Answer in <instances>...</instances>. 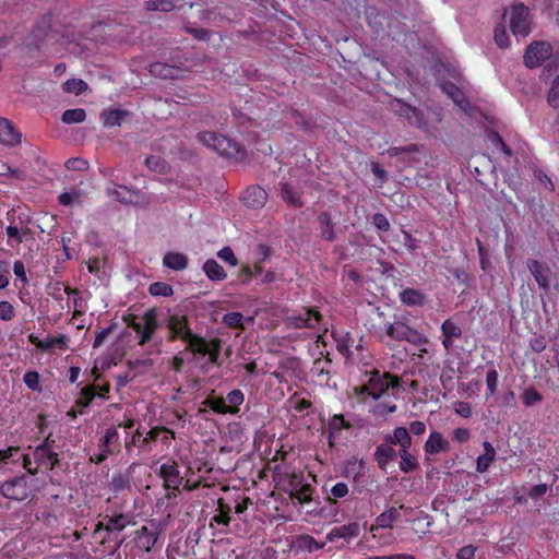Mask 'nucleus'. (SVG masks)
Here are the masks:
<instances>
[{
    "label": "nucleus",
    "instance_id": "20",
    "mask_svg": "<svg viewBox=\"0 0 559 559\" xmlns=\"http://www.w3.org/2000/svg\"><path fill=\"white\" fill-rule=\"evenodd\" d=\"M441 335V344L443 345V348L447 352H450L454 348L455 340L463 335V330L454 320L449 318L442 321Z\"/></svg>",
    "mask_w": 559,
    "mask_h": 559
},
{
    "label": "nucleus",
    "instance_id": "37",
    "mask_svg": "<svg viewBox=\"0 0 559 559\" xmlns=\"http://www.w3.org/2000/svg\"><path fill=\"white\" fill-rule=\"evenodd\" d=\"M281 194L283 201L286 202L288 206H304L301 192L295 190L290 185L282 183Z\"/></svg>",
    "mask_w": 559,
    "mask_h": 559
},
{
    "label": "nucleus",
    "instance_id": "31",
    "mask_svg": "<svg viewBox=\"0 0 559 559\" xmlns=\"http://www.w3.org/2000/svg\"><path fill=\"white\" fill-rule=\"evenodd\" d=\"M485 452L478 455L476 460V472L483 474L488 471L492 462L496 460V449L488 441L483 443Z\"/></svg>",
    "mask_w": 559,
    "mask_h": 559
},
{
    "label": "nucleus",
    "instance_id": "45",
    "mask_svg": "<svg viewBox=\"0 0 559 559\" xmlns=\"http://www.w3.org/2000/svg\"><path fill=\"white\" fill-rule=\"evenodd\" d=\"M521 399H522V403L526 407H532L533 405L539 404L544 400V397L539 393V391L536 388L532 386V385L527 386L523 391V394H522Z\"/></svg>",
    "mask_w": 559,
    "mask_h": 559
},
{
    "label": "nucleus",
    "instance_id": "32",
    "mask_svg": "<svg viewBox=\"0 0 559 559\" xmlns=\"http://www.w3.org/2000/svg\"><path fill=\"white\" fill-rule=\"evenodd\" d=\"M317 221L319 223L320 238L326 241H333L335 239L334 226L330 213L322 212L318 215Z\"/></svg>",
    "mask_w": 559,
    "mask_h": 559
},
{
    "label": "nucleus",
    "instance_id": "27",
    "mask_svg": "<svg viewBox=\"0 0 559 559\" xmlns=\"http://www.w3.org/2000/svg\"><path fill=\"white\" fill-rule=\"evenodd\" d=\"M324 542H318L308 534L297 535L292 542V547L296 552H313L324 548Z\"/></svg>",
    "mask_w": 559,
    "mask_h": 559
},
{
    "label": "nucleus",
    "instance_id": "14",
    "mask_svg": "<svg viewBox=\"0 0 559 559\" xmlns=\"http://www.w3.org/2000/svg\"><path fill=\"white\" fill-rule=\"evenodd\" d=\"M98 521V530H105L112 538L117 537L132 522V516L127 513L100 514Z\"/></svg>",
    "mask_w": 559,
    "mask_h": 559
},
{
    "label": "nucleus",
    "instance_id": "58",
    "mask_svg": "<svg viewBox=\"0 0 559 559\" xmlns=\"http://www.w3.org/2000/svg\"><path fill=\"white\" fill-rule=\"evenodd\" d=\"M493 38L499 48H508L510 39L508 36V32L504 25L499 24L495 27Z\"/></svg>",
    "mask_w": 559,
    "mask_h": 559
},
{
    "label": "nucleus",
    "instance_id": "25",
    "mask_svg": "<svg viewBox=\"0 0 559 559\" xmlns=\"http://www.w3.org/2000/svg\"><path fill=\"white\" fill-rule=\"evenodd\" d=\"M397 456L399 451L394 449L393 444L386 441L385 443L377 445L376 451H373V459H376L377 466L381 471H386L388 465Z\"/></svg>",
    "mask_w": 559,
    "mask_h": 559
},
{
    "label": "nucleus",
    "instance_id": "63",
    "mask_svg": "<svg viewBox=\"0 0 559 559\" xmlns=\"http://www.w3.org/2000/svg\"><path fill=\"white\" fill-rule=\"evenodd\" d=\"M16 316L14 306L9 301H0V319L12 320Z\"/></svg>",
    "mask_w": 559,
    "mask_h": 559
},
{
    "label": "nucleus",
    "instance_id": "49",
    "mask_svg": "<svg viewBox=\"0 0 559 559\" xmlns=\"http://www.w3.org/2000/svg\"><path fill=\"white\" fill-rule=\"evenodd\" d=\"M353 424L345 419L343 415H332L328 425V430L331 432H340L343 429H352Z\"/></svg>",
    "mask_w": 559,
    "mask_h": 559
},
{
    "label": "nucleus",
    "instance_id": "6",
    "mask_svg": "<svg viewBox=\"0 0 559 559\" xmlns=\"http://www.w3.org/2000/svg\"><path fill=\"white\" fill-rule=\"evenodd\" d=\"M98 452L90 455V462L99 465L121 450L120 435L116 427H109L98 441Z\"/></svg>",
    "mask_w": 559,
    "mask_h": 559
},
{
    "label": "nucleus",
    "instance_id": "59",
    "mask_svg": "<svg viewBox=\"0 0 559 559\" xmlns=\"http://www.w3.org/2000/svg\"><path fill=\"white\" fill-rule=\"evenodd\" d=\"M150 293L153 296H171L174 294V288L171 285L163 282H155L153 283L150 288Z\"/></svg>",
    "mask_w": 559,
    "mask_h": 559
},
{
    "label": "nucleus",
    "instance_id": "33",
    "mask_svg": "<svg viewBox=\"0 0 559 559\" xmlns=\"http://www.w3.org/2000/svg\"><path fill=\"white\" fill-rule=\"evenodd\" d=\"M397 456L400 457L399 469L405 474L415 472L420 467L418 459L409 450L399 449Z\"/></svg>",
    "mask_w": 559,
    "mask_h": 559
},
{
    "label": "nucleus",
    "instance_id": "40",
    "mask_svg": "<svg viewBox=\"0 0 559 559\" xmlns=\"http://www.w3.org/2000/svg\"><path fill=\"white\" fill-rule=\"evenodd\" d=\"M400 300L402 304L407 306H421L424 304L425 296L420 290L408 287L400 293Z\"/></svg>",
    "mask_w": 559,
    "mask_h": 559
},
{
    "label": "nucleus",
    "instance_id": "56",
    "mask_svg": "<svg viewBox=\"0 0 559 559\" xmlns=\"http://www.w3.org/2000/svg\"><path fill=\"white\" fill-rule=\"evenodd\" d=\"M489 140L492 146H495L497 150H500L508 158L512 156L511 148L508 146L499 132L492 131L489 135Z\"/></svg>",
    "mask_w": 559,
    "mask_h": 559
},
{
    "label": "nucleus",
    "instance_id": "29",
    "mask_svg": "<svg viewBox=\"0 0 559 559\" xmlns=\"http://www.w3.org/2000/svg\"><path fill=\"white\" fill-rule=\"evenodd\" d=\"M107 194L112 200L123 204H134L138 202L140 192L131 190L127 186H114L107 190Z\"/></svg>",
    "mask_w": 559,
    "mask_h": 559
},
{
    "label": "nucleus",
    "instance_id": "2",
    "mask_svg": "<svg viewBox=\"0 0 559 559\" xmlns=\"http://www.w3.org/2000/svg\"><path fill=\"white\" fill-rule=\"evenodd\" d=\"M176 438V432L164 426L153 427L145 436L140 428H136L131 436L126 437L124 447L128 451L132 448H146L151 442L160 441L163 445L169 447Z\"/></svg>",
    "mask_w": 559,
    "mask_h": 559
},
{
    "label": "nucleus",
    "instance_id": "64",
    "mask_svg": "<svg viewBox=\"0 0 559 559\" xmlns=\"http://www.w3.org/2000/svg\"><path fill=\"white\" fill-rule=\"evenodd\" d=\"M548 103L552 107H559V75L555 79L552 84H550Z\"/></svg>",
    "mask_w": 559,
    "mask_h": 559
},
{
    "label": "nucleus",
    "instance_id": "9",
    "mask_svg": "<svg viewBox=\"0 0 559 559\" xmlns=\"http://www.w3.org/2000/svg\"><path fill=\"white\" fill-rule=\"evenodd\" d=\"M385 334L392 340L407 341L414 346H424L428 342L426 335L402 323V321L385 324Z\"/></svg>",
    "mask_w": 559,
    "mask_h": 559
},
{
    "label": "nucleus",
    "instance_id": "8",
    "mask_svg": "<svg viewBox=\"0 0 559 559\" xmlns=\"http://www.w3.org/2000/svg\"><path fill=\"white\" fill-rule=\"evenodd\" d=\"M165 325L167 329V341L176 342L178 340L187 342L193 333L189 317L185 313H169Z\"/></svg>",
    "mask_w": 559,
    "mask_h": 559
},
{
    "label": "nucleus",
    "instance_id": "30",
    "mask_svg": "<svg viewBox=\"0 0 559 559\" xmlns=\"http://www.w3.org/2000/svg\"><path fill=\"white\" fill-rule=\"evenodd\" d=\"M385 441L404 450H409L413 445L412 436L408 429L403 426L395 427L393 433H388Z\"/></svg>",
    "mask_w": 559,
    "mask_h": 559
},
{
    "label": "nucleus",
    "instance_id": "26",
    "mask_svg": "<svg viewBox=\"0 0 559 559\" xmlns=\"http://www.w3.org/2000/svg\"><path fill=\"white\" fill-rule=\"evenodd\" d=\"M21 133L13 122L5 118H0V143L7 146L20 144Z\"/></svg>",
    "mask_w": 559,
    "mask_h": 559
},
{
    "label": "nucleus",
    "instance_id": "51",
    "mask_svg": "<svg viewBox=\"0 0 559 559\" xmlns=\"http://www.w3.org/2000/svg\"><path fill=\"white\" fill-rule=\"evenodd\" d=\"M88 87V84L81 79H70L67 80L63 84V91L66 93L74 94V95H81L86 91Z\"/></svg>",
    "mask_w": 559,
    "mask_h": 559
},
{
    "label": "nucleus",
    "instance_id": "53",
    "mask_svg": "<svg viewBox=\"0 0 559 559\" xmlns=\"http://www.w3.org/2000/svg\"><path fill=\"white\" fill-rule=\"evenodd\" d=\"M204 406L210 407L212 411L218 414H227L229 409L225 402V399L222 396L218 397H207L202 403Z\"/></svg>",
    "mask_w": 559,
    "mask_h": 559
},
{
    "label": "nucleus",
    "instance_id": "21",
    "mask_svg": "<svg viewBox=\"0 0 559 559\" xmlns=\"http://www.w3.org/2000/svg\"><path fill=\"white\" fill-rule=\"evenodd\" d=\"M33 456L38 468L51 471L59 465V454L53 449H46V444H39L34 450Z\"/></svg>",
    "mask_w": 559,
    "mask_h": 559
},
{
    "label": "nucleus",
    "instance_id": "22",
    "mask_svg": "<svg viewBox=\"0 0 559 559\" xmlns=\"http://www.w3.org/2000/svg\"><path fill=\"white\" fill-rule=\"evenodd\" d=\"M359 524L357 522H350L347 524L332 527L326 536V539L330 543H335L341 539L345 540L346 543H349L353 538H356L359 535Z\"/></svg>",
    "mask_w": 559,
    "mask_h": 559
},
{
    "label": "nucleus",
    "instance_id": "57",
    "mask_svg": "<svg viewBox=\"0 0 559 559\" xmlns=\"http://www.w3.org/2000/svg\"><path fill=\"white\" fill-rule=\"evenodd\" d=\"M23 382L34 392H40V374L37 371H27L23 376Z\"/></svg>",
    "mask_w": 559,
    "mask_h": 559
},
{
    "label": "nucleus",
    "instance_id": "62",
    "mask_svg": "<svg viewBox=\"0 0 559 559\" xmlns=\"http://www.w3.org/2000/svg\"><path fill=\"white\" fill-rule=\"evenodd\" d=\"M59 203L63 206H71L73 203H81V194L79 191L63 192L58 198Z\"/></svg>",
    "mask_w": 559,
    "mask_h": 559
},
{
    "label": "nucleus",
    "instance_id": "46",
    "mask_svg": "<svg viewBox=\"0 0 559 559\" xmlns=\"http://www.w3.org/2000/svg\"><path fill=\"white\" fill-rule=\"evenodd\" d=\"M305 476L301 472H293L288 474L286 479V488L284 490L288 493L289 498L293 497L295 490H298L304 484Z\"/></svg>",
    "mask_w": 559,
    "mask_h": 559
},
{
    "label": "nucleus",
    "instance_id": "52",
    "mask_svg": "<svg viewBox=\"0 0 559 559\" xmlns=\"http://www.w3.org/2000/svg\"><path fill=\"white\" fill-rule=\"evenodd\" d=\"M20 454V447H9L8 449L0 450V464H9V462L19 464L21 462V457L17 455Z\"/></svg>",
    "mask_w": 559,
    "mask_h": 559
},
{
    "label": "nucleus",
    "instance_id": "39",
    "mask_svg": "<svg viewBox=\"0 0 559 559\" xmlns=\"http://www.w3.org/2000/svg\"><path fill=\"white\" fill-rule=\"evenodd\" d=\"M128 111L120 108L104 110L100 115L106 127L120 126L121 121L127 117Z\"/></svg>",
    "mask_w": 559,
    "mask_h": 559
},
{
    "label": "nucleus",
    "instance_id": "3",
    "mask_svg": "<svg viewBox=\"0 0 559 559\" xmlns=\"http://www.w3.org/2000/svg\"><path fill=\"white\" fill-rule=\"evenodd\" d=\"M67 43L64 33H60L52 26V14H43L27 39V46L39 49L44 41Z\"/></svg>",
    "mask_w": 559,
    "mask_h": 559
},
{
    "label": "nucleus",
    "instance_id": "38",
    "mask_svg": "<svg viewBox=\"0 0 559 559\" xmlns=\"http://www.w3.org/2000/svg\"><path fill=\"white\" fill-rule=\"evenodd\" d=\"M63 292L68 296H72L71 301H72L73 308H74L73 317L76 318V317L82 316L86 311V304H85L84 299L81 296L80 289L79 288H72L70 286H66V288H63Z\"/></svg>",
    "mask_w": 559,
    "mask_h": 559
},
{
    "label": "nucleus",
    "instance_id": "1",
    "mask_svg": "<svg viewBox=\"0 0 559 559\" xmlns=\"http://www.w3.org/2000/svg\"><path fill=\"white\" fill-rule=\"evenodd\" d=\"M157 317L156 308L147 309L141 318L133 313L123 316V321L128 328L135 333L139 346H145L154 338L156 331L159 329Z\"/></svg>",
    "mask_w": 559,
    "mask_h": 559
},
{
    "label": "nucleus",
    "instance_id": "15",
    "mask_svg": "<svg viewBox=\"0 0 559 559\" xmlns=\"http://www.w3.org/2000/svg\"><path fill=\"white\" fill-rule=\"evenodd\" d=\"M409 510V507H406L403 503L388 507L382 513L376 516V521H373V532L392 530L395 524L401 521L402 512H407Z\"/></svg>",
    "mask_w": 559,
    "mask_h": 559
},
{
    "label": "nucleus",
    "instance_id": "17",
    "mask_svg": "<svg viewBox=\"0 0 559 559\" xmlns=\"http://www.w3.org/2000/svg\"><path fill=\"white\" fill-rule=\"evenodd\" d=\"M160 536V528L154 522L142 525L135 531L134 543L138 548L151 551Z\"/></svg>",
    "mask_w": 559,
    "mask_h": 559
},
{
    "label": "nucleus",
    "instance_id": "54",
    "mask_svg": "<svg viewBox=\"0 0 559 559\" xmlns=\"http://www.w3.org/2000/svg\"><path fill=\"white\" fill-rule=\"evenodd\" d=\"M175 3L171 0H146L145 8L148 11L170 12L175 9Z\"/></svg>",
    "mask_w": 559,
    "mask_h": 559
},
{
    "label": "nucleus",
    "instance_id": "13",
    "mask_svg": "<svg viewBox=\"0 0 559 559\" xmlns=\"http://www.w3.org/2000/svg\"><path fill=\"white\" fill-rule=\"evenodd\" d=\"M509 24L514 36H527L532 32L530 27V9L523 3L512 5Z\"/></svg>",
    "mask_w": 559,
    "mask_h": 559
},
{
    "label": "nucleus",
    "instance_id": "28",
    "mask_svg": "<svg viewBox=\"0 0 559 559\" xmlns=\"http://www.w3.org/2000/svg\"><path fill=\"white\" fill-rule=\"evenodd\" d=\"M449 449L450 443L438 430L431 431L427 438V441L424 444V451L426 454H438L441 452H445Z\"/></svg>",
    "mask_w": 559,
    "mask_h": 559
},
{
    "label": "nucleus",
    "instance_id": "61",
    "mask_svg": "<svg viewBox=\"0 0 559 559\" xmlns=\"http://www.w3.org/2000/svg\"><path fill=\"white\" fill-rule=\"evenodd\" d=\"M370 535L380 545L391 544L394 540L391 531H373V524L370 527Z\"/></svg>",
    "mask_w": 559,
    "mask_h": 559
},
{
    "label": "nucleus",
    "instance_id": "41",
    "mask_svg": "<svg viewBox=\"0 0 559 559\" xmlns=\"http://www.w3.org/2000/svg\"><path fill=\"white\" fill-rule=\"evenodd\" d=\"M130 488V475L127 473H115L109 481V489L115 492L119 493L126 490H129Z\"/></svg>",
    "mask_w": 559,
    "mask_h": 559
},
{
    "label": "nucleus",
    "instance_id": "11",
    "mask_svg": "<svg viewBox=\"0 0 559 559\" xmlns=\"http://www.w3.org/2000/svg\"><path fill=\"white\" fill-rule=\"evenodd\" d=\"M401 384L400 378L397 376H393L389 372H384L380 374L376 372L369 380L368 385L365 389L368 391V394L372 396L373 400H379L380 397L388 394V391L391 388H399Z\"/></svg>",
    "mask_w": 559,
    "mask_h": 559
},
{
    "label": "nucleus",
    "instance_id": "60",
    "mask_svg": "<svg viewBox=\"0 0 559 559\" xmlns=\"http://www.w3.org/2000/svg\"><path fill=\"white\" fill-rule=\"evenodd\" d=\"M217 258L231 266H236L239 263L234 250L229 246L221 248L217 253Z\"/></svg>",
    "mask_w": 559,
    "mask_h": 559
},
{
    "label": "nucleus",
    "instance_id": "18",
    "mask_svg": "<svg viewBox=\"0 0 559 559\" xmlns=\"http://www.w3.org/2000/svg\"><path fill=\"white\" fill-rule=\"evenodd\" d=\"M0 492L8 499L25 500L28 497L27 480L24 476L7 479L0 484Z\"/></svg>",
    "mask_w": 559,
    "mask_h": 559
},
{
    "label": "nucleus",
    "instance_id": "5",
    "mask_svg": "<svg viewBox=\"0 0 559 559\" xmlns=\"http://www.w3.org/2000/svg\"><path fill=\"white\" fill-rule=\"evenodd\" d=\"M197 140L204 146L216 151L224 156H237L240 152V146L231 139L222 135L214 131H202L197 135Z\"/></svg>",
    "mask_w": 559,
    "mask_h": 559
},
{
    "label": "nucleus",
    "instance_id": "44",
    "mask_svg": "<svg viewBox=\"0 0 559 559\" xmlns=\"http://www.w3.org/2000/svg\"><path fill=\"white\" fill-rule=\"evenodd\" d=\"M313 492L314 488L309 485V483H304L298 490H295V493H293L290 499L298 502L299 504L309 503L312 499Z\"/></svg>",
    "mask_w": 559,
    "mask_h": 559
},
{
    "label": "nucleus",
    "instance_id": "16",
    "mask_svg": "<svg viewBox=\"0 0 559 559\" xmlns=\"http://www.w3.org/2000/svg\"><path fill=\"white\" fill-rule=\"evenodd\" d=\"M554 49L548 41H533L526 49L524 62L528 69L539 67L542 62L551 57Z\"/></svg>",
    "mask_w": 559,
    "mask_h": 559
},
{
    "label": "nucleus",
    "instance_id": "55",
    "mask_svg": "<svg viewBox=\"0 0 559 559\" xmlns=\"http://www.w3.org/2000/svg\"><path fill=\"white\" fill-rule=\"evenodd\" d=\"M5 235L8 237L7 245L11 248H16L21 243V229L19 226L10 224L5 227Z\"/></svg>",
    "mask_w": 559,
    "mask_h": 559
},
{
    "label": "nucleus",
    "instance_id": "50",
    "mask_svg": "<svg viewBox=\"0 0 559 559\" xmlns=\"http://www.w3.org/2000/svg\"><path fill=\"white\" fill-rule=\"evenodd\" d=\"M222 322L229 329L243 330V316L241 312L233 311L223 316Z\"/></svg>",
    "mask_w": 559,
    "mask_h": 559
},
{
    "label": "nucleus",
    "instance_id": "12",
    "mask_svg": "<svg viewBox=\"0 0 559 559\" xmlns=\"http://www.w3.org/2000/svg\"><path fill=\"white\" fill-rule=\"evenodd\" d=\"M323 316L314 308H304L302 312L293 313L286 317V325L292 329H317Z\"/></svg>",
    "mask_w": 559,
    "mask_h": 559
},
{
    "label": "nucleus",
    "instance_id": "43",
    "mask_svg": "<svg viewBox=\"0 0 559 559\" xmlns=\"http://www.w3.org/2000/svg\"><path fill=\"white\" fill-rule=\"evenodd\" d=\"M86 120V110L84 108H70L63 110L62 122L63 123H82Z\"/></svg>",
    "mask_w": 559,
    "mask_h": 559
},
{
    "label": "nucleus",
    "instance_id": "4",
    "mask_svg": "<svg viewBox=\"0 0 559 559\" xmlns=\"http://www.w3.org/2000/svg\"><path fill=\"white\" fill-rule=\"evenodd\" d=\"M185 352L194 356H207L209 362L219 365V355L222 354V338L212 337L206 340L202 335L192 333V336L186 342Z\"/></svg>",
    "mask_w": 559,
    "mask_h": 559
},
{
    "label": "nucleus",
    "instance_id": "7",
    "mask_svg": "<svg viewBox=\"0 0 559 559\" xmlns=\"http://www.w3.org/2000/svg\"><path fill=\"white\" fill-rule=\"evenodd\" d=\"M157 476L163 480V487L168 491L167 497H177L183 483L177 461L168 459L158 468Z\"/></svg>",
    "mask_w": 559,
    "mask_h": 559
},
{
    "label": "nucleus",
    "instance_id": "10",
    "mask_svg": "<svg viewBox=\"0 0 559 559\" xmlns=\"http://www.w3.org/2000/svg\"><path fill=\"white\" fill-rule=\"evenodd\" d=\"M389 109L400 118L405 119L411 126L426 129L427 122L418 107L412 106L402 99L394 98L389 102Z\"/></svg>",
    "mask_w": 559,
    "mask_h": 559
},
{
    "label": "nucleus",
    "instance_id": "47",
    "mask_svg": "<svg viewBox=\"0 0 559 559\" xmlns=\"http://www.w3.org/2000/svg\"><path fill=\"white\" fill-rule=\"evenodd\" d=\"M96 384H87L82 388L76 404L83 408L88 407L92 401L96 397Z\"/></svg>",
    "mask_w": 559,
    "mask_h": 559
},
{
    "label": "nucleus",
    "instance_id": "19",
    "mask_svg": "<svg viewBox=\"0 0 559 559\" xmlns=\"http://www.w3.org/2000/svg\"><path fill=\"white\" fill-rule=\"evenodd\" d=\"M527 267L537 283L538 287L548 292L551 287V270L550 266L538 260L528 259Z\"/></svg>",
    "mask_w": 559,
    "mask_h": 559
},
{
    "label": "nucleus",
    "instance_id": "24",
    "mask_svg": "<svg viewBox=\"0 0 559 559\" xmlns=\"http://www.w3.org/2000/svg\"><path fill=\"white\" fill-rule=\"evenodd\" d=\"M231 506L226 503L223 498L217 499L216 513L210 520L211 527H218L221 532H225V528L231 521Z\"/></svg>",
    "mask_w": 559,
    "mask_h": 559
},
{
    "label": "nucleus",
    "instance_id": "34",
    "mask_svg": "<svg viewBox=\"0 0 559 559\" xmlns=\"http://www.w3.org/2000/svg\"><path fill=\"white\" fill-rule=\"evenodd\" d=\"M205 276L212 282H222L226 280L227 272L223 269L222 264H218L216 260L209 259L203 263L202 266Z\"/></svg>",
    "mask_w": 559,
    "mask_h": 559
},
{
    "label": "nucleus",
    "instance_id": "48",
    "mask_svg": "<svg viewBox=\"0 0 559 559\" xmlns=\"http://www.w3.org/2000/svg\"><path fill=\"white\" fill-rule=\"evenodd\" d=\"M349 493V488L347 483L337 481L330 489V496L328 497V501L330 504L336 503L337 499L344 498Z\"/></svg>",
    "mask_w": 559,
    "mask_h": 559
},
{
    "label": "nucleus",
    "instance_id": "35",
    "mask_svg": "<svg viewBox=\"0 0 559 559\" xmlns=\"http://www.w3.org/2000/svg\"><path fill=\"white\" fill-rule=\"evenodd\" d=\"M150 73L153 76L160 79H176L179 70L176 66H169V63L156 61L150 64Z\"/></svg>",
    "mask_w": 559,
    "mask_h": 559
},
{
    "label": "nucleus",
    "instance_id": "42",
    "mask_svg": "<svg viewBox=\"0 0 559 559\" xmlns=\"http://www.w3.org/2000/svg\"><path fill=\"white\" fill-rule=\"evenodd\" d=\"M243 391L241 389H234L229 391L225 397V402L230 414H237L240 411V405L243 404Z\"/></svg>",
    "mask_w": 559,
    "mask_h": 559
},
{
    "label": "nucleus",
    "instance_id": "36",
    "mask_svg": "<svg viewBox=\"0 0 559 559\" xmlns=\"http://www.w3.org/2000/svg\"><path fill=\"white\" fill-rule=\"evenodd\" d=\"M188 263V258L182 253H178V251H168L163 259V264L175 271L185 270Z\"/></svg>",
    "mask_w": 559,
    "mask_h": 559
},
{
    "label": "nucleus",
    "instance_id": "23",
    "mask_svg": "<svg viewBox=\"0 0 559 559\" xmlns=\"http://www.w3.org/2000/svg\"><path fill=\"white\" fill-rule=\"evenodd\" d=\"M267 200L266 191L260 186H250L242 193V202L245 206L252 210L263 209Z\"/></svg>",
    "mask_w": 559,
    "mask_h": 559
}]
</instances>
